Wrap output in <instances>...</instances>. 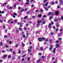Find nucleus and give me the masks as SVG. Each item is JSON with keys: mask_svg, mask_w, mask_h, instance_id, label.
<instances>
[{"mask_svg": "<svg viewBox=\"0 0 63 63\" xmlns=\"http://www.w3.org/2000/svg\"><path fill=\"white\" fill-rule=\"evenodd\" d=\"M7 37H8V36L6 35H5L4 36V38H7Z\"/></svg>", "mask_w": 63, "mask_h": 63, "instance_id": "nucleus-20", "label": "nucleus"}, {"mask_svg": "<svg viewBox=\"0 0 63 63\" xmlns=\"http://www.w3.org/2000/svg\"><path fill=\"white\" fill-rule=\"evenodd\" d=\"M0 44L1 46H3V42H1Z\"/></svg>", "mask_w": 63, "mask_h": 63, "instance_id": "nucleus-21", "label": "nucleus"}, {"mask_svg": "<svg viewBox=\"0 0 63 63\" xmlns=\"http://www.w3.org/2000/svg\"><path fill=\"white\" fill-rule=\"evenodd\" d=\"M27 14L28 15V14H30V12H29V11H28L27 12Z\"/></svg>", "mask_w": 63, "mask_h": 63, "instance_id": "nucleus-18", "label": "nucleus"}, {"mask_svg": "<svg viewBox=\"0 0 63 63\" xmlns=\"http://www.w3.org/2000/svg\"><path fill=\"white\" fill-rule=\"evenodd\" d=\"M59 12L58 11H56L55 12V13L56 15H58L59 14Z\"/></svg>", "mask_w": 63, "mask_h": 63, "instance_id": "nucleus-8", "label": "nucleus"}, {"mask_svg": "<svg viewBox=\"0 0 63 63\" xmlns=\"http://www.w3.org/2000/svg\"><path fill=\"white\" fill-rule=\"evenodd\" d=\"M11 55H9L8 56V58H11Z\"/></svg>", "mask_w": 63, "mask_h": 63, "instance_id": "nucleus-46", "label": "nucleus"}, {"mask_svg": "<svg viewBox=\"0 0 63 63\" xmlns=\"http://www.w3.org/2000/svg\"><path fill=\"white\" fill-rule=\"evenodd\" d=\"M30 60V58H29V57H28V59H27L28 61H29V60Z\"/></svg>", "mask_w": 63, "mask_h": 63, "instance_id": "nucleus-33", "label": "nucleus"}, {"mask_svg": "<svg viewBox=\"0 0 63 63\" xmlns=\"http://www.w3.org/2000/svg\"><path fill=\"white\" fill-rule=\"evenodd\" d=\"M24 11V9H22L20 11V12H23V11Z\"/></svg>", "mask_w": 63, "mask_h": 63, "instance_id": "nucleus-56", "label": "nucleus"}, {"mask_svg": "<svg viewBox=\"0 0 63 63\" xmlns=\"http://www.w3.org/2000/svg\"><path fill=\"white\" fill-rule=\"evenodd\" d=\"M25 56H26V54H25V55H23L22 56V57H25Z\"/></svg>", "mask_w": 63, "mask_h": 63, "instance_id": "nucleus-52", "label": "nucleus"}, {"mask_svg": "<svg viewBox=\"0 0 63 63\" xmlns=\"http://www.w3.org/2000/svg\"><path fill=\"white\" fill-rule=\"evenodd\" d=\"M38 41L39 42H42L43 41V39L41 37H40L38 38Z\"/></svg>", "mask_w": 63, "mask_h": 63, "instance_id": "nucleus-1", "label": "nucleus"}, {"mask_svg": "<svg viewBox=\"0 0 63 63\" xmlns=\"http://www.w3.org/2000/svg\"><path fill=\"white\" fill-rule=\"evenodd\" d=\"M59 41H61V40H62V39L61 38H60L59 39Z\"/></svg>", "mask_w": 63, "mask_h": 63, "instance_id": "nucleus-53", "label": "nucleus"}, {"mask_svg": "<svg viewBox=\"0 0 63 63\" xmlns=\"http://www.w3.org/2000/svg\"><path fill=\"white\" fill-rule=\"evenodd\" d=\"M46 17V15H43V17L45 18V17Z\"/></svg>", "mask_w": 63, "mask_h": 63, "instance_id": "nucleus-41", "label": "nucleus"}, {"mask_svg": "<svg viewBox=\"0 0 63 63\" xmlns=\"http://www.w3.org/2000/svg\"><path fill=\"white\" fill-rule=\"evenodd\" d=\"M52 39H50L49 40V43H51V42H52Z\"/></svg>", "mask_w": 63, "mask_h": 63, "instance_id": "nucleus-11", "label": "nucleus"}, {"mask_svg": "<svg viewBox=\"0 0 63 63\" xmlns=\"http://www.w3.org/2000/svg\"><path fill=\"white\" fill-rule=\"evenodd\" d=\"M8 9L9 10H10L11 9H13V7H9Z\"/></svg>", "mask_w": 63, "mask_h": 63, "instance_id": "nucleus-19", "label": "nucleus"}, {"mask_svg": "<svg viewBox=\"0 0 63 63\" xmlns=\"http://www.w3.org/2000/svg\"><path fill=\"white\" fill-rule=\"evenodd\" d=\"M14 6L15 8H16V4H14Z\"/></svg>", "mask_w": 63, "mask_h": 63, "instance_id": "nucleus-58", "label": "nucleus"}, {"mask_svg": "<svg viewBox=\"0 0 63 63\" xmlns=\"http://www.w3.org/2000/svg\"><path fill=\"white\" fill-rule=\"evenodd\" d=\"M50 47L49 48V50H51V49H52V48H53V46L52 45H51Z\"/></svg>", "mask_w": 63, "mask_h": 63, "instance_id": "nucleus-5", "label": "nucleus"}, {"mask_svg": "<svg viewBox=\"0 0 63 63\" xmlns=\"http://www.w3.org/2000/svg\"><path fill=\"white\" fill-rule=\"evenodd\" d=\"M37 23H42V21L41 20H39L37 21Z\"/></svg>", "mask_w": 63, "mask_h": 63, "instance_id": "nucleus-2", "label": "nucleus"}, {"mask_svg": "<svg viewBox=\"0 0 63 63\" xmlns=\"http://www.w3.org/2000/svg\"><path fill=\"white\" fill-rule=\"evenodd\" d=\"M48 2H47L45 4H43V6H47L48 5Z\"/></svg>", "mask_w": 63, "mask_h": 63, "instance_id": "nucleus-3", "label": "nucleus"}, {"mask_svg": "<svg viewBox=\"0 0 63 63\" xmlns=\"http://www.w3.org/2000/svg\"><path fill=\"white\" fill-rule=\"evenodd\" d=\"M40 61H41V59H39L37 61V63H39Z\"/></svg>", "mask_w": 63, "mask_h": 63, "instance_id": "nucleus-14", "label": "nucleus"}, {"mask_svg": "<svg viewBox=\"0 0 63 63\" xmlns=\"http://www.w3.org/2000/svg\"><path fill=\"white\" fill-rule=\"evenodd\" d=\"M39 25H40V24L39 23H38L36 25V27H38V26H39Z\"/></svg>", "mask_w": 63, "mask_h": 63, "instance_id": "nucleus-29", "label": "nucleus"}, {"mask_svg": "<svg viewBox=\"0 0 63 63\" xmlns=\"http://www.w3.org/2000/svg\"><path fill=\"white\" fill-rule=\"evenodd\" d=\"M53 17L52 16H50L49 18V19H51Z\"/></svg>", "mask_w": 63, "mask_h": 63, "instance_id": "nucleus-37", "label": "nucleus"}, {"mask_svg": "<svg viewBox=\"0 0 63 63\" xmlns=\"http://www.w3.org/2000/svg\"><path fill=\"white\" fill-rule=\"evenodd\" d=\"M59 47V45L57 43L56 45V48H58V47Z\"/></svg>", "mask_w": 63, "mask_h": 63, "instance_id": "nucleus-4", "label": "nucleus"}, {"mask_svg": "<svg viewBox=\"0 0 63 63\" xmlns=\"http://www.w3.org/2000/svg\"><path fill=\"white\" fill-rule=\"evenodd\" d=\"M3 62V60H0V63H2Z\"/></svg>", "mask_w": 63, "mask_h": 63, "instance_id": "nucleus-47", "label": "nucleus"}, {"mask_svg": "<svg viewBox=\"0 0 63 63\" xmlns=\"http://www.w3.org/2000/svg\"><path fill=\"white\" fill-rule=\"evenodd\" d=\"M29 4V2H27L25 3V4L26 5H28Z\"/></svg>", "mask_w": 63, "mask_h": 63, "instance_id": "nucleus-49", "label": "nucleus"}, {"mask_svg": "<svg viewBox=\"0 0 63 63\" xmlns=\"http://www.w3.org/2000/svg\"><path fill=\"white\" fill-rule=\"evenodd\" d=\"M40 49L41 50V51H43V47H41L40 48Z\"/></svg>", "mask_w": 63, "mask_h": 63, "instance_id": "nucleus-10", "label": "nucleus"}, {"mask_svg": "<svg viewBox=\"0 0 63 63\" xmlns=\"http://www.w3.org/2000/svg\"><path fill=\"white\" fill-rule=\"evenodd\" d=\"M0 22H3V21L0 19Z\"/></svg>", "mask_w": 63, "mask_h": 63, "instance_id": "nucleus-54", "label": "nucleus"}, {"mask_svg": "<svg viewBox=\"0 0 63 63\" xmlns=\"http://www.w3.org/2000/svg\"><path fill=\"white\" fill-rule=\"evenodd\" d=\"M39 11L38 10H37L36 11H35V12L36 13H38L39 12Z\"/></svg>", "mask_w": 63, "mask_h": 63, "instance_id": "nucleus-42", "label": "nucleus"}, {"mask_svg": "<svg viewBox=\"0 0 63 63\" xmlns=\"http://www.w3.org/2000/svg\"><path fill=\"white\" fill-rule=\"evenodd\" d=\"M38 17H42V14H40L38 15Z\"/></svg>", "mask_w": 63, "mask_h": 63, "instance_id": "nucleus-12", "label": "nucleus"}, {"mask_svg": "<svg viewBox=\"0 0 63 63\" xmlns=\"http://www.w3.org/2000/svg\"><path fill=\"white\" fill-rule=\"evenodd\" d=\"M24 30H26L27 29V28H26V27H25L24 28Z\"/></svg>", "mask_w": 63, "mask_h": 63, "instance_id": "nucleus-25", "label": "nucleus"}, {"mask_svg": "<svg viewBox=\"0 0 63 63\" xmlns=\"http://www.w3.org/2000/svg\"><path fill=\"white\" fill-rule=\"evenodd\" d=\"M53 28L54 29H55V26H53Z\"/></svg>", "mask_w": 63, "mask_h": 63, "instance_id": "nucleus-59", "label": "nucleus"}, {"mask_svg": "<svg viewBox=\"0 0 63 63\" xmlns=\"http://www.w3.org/2000/svg\"><path fill=\"white\" fill-rule=\"evenodd\" d=\"M5 13V12L4 11H2L1 12V14H4Z\"/></svg>", "mask_w": 63, "mask_h": 63, "instance_id": "nucleus-64", "label": "nucleus"}, {"mask_svg": "<svg viewBox=\"0 0 63 63\" xmlns=\"http://www.w3.org/2000/svg\"><path fill=\"white\" fill-rule=\"evenodd\" d=\"M27 8H25V11H27Z\"/></svg>", "mask_w": 63, "mask_h": 63, "instance_id": "nucleus-62", "label": "nucleus"}, {"mask_svg": "<svg viewBox=\"0 0 63 63\" xmlns=\"http://www.w3.org/2000/svg\"><path fill=\"white\" fill-rule=\"evenodd\" d=\"M10 51H13V49L11 48L9 50Z\"/></svg>", "mask_w": 63, "mask_h": 63, "instance_id": "nucleus-45", "label": "nucleus"}, {"mask_svg": "<svg viewBox=\"0 0 63 63\" xmlns=\"http://www.w3.org/2000/svg\"><path fill=\"white\" fill-rule=\"evenodd\" d=\"M59 0V1H60V4H63V0Z\"/></svg>", "mask_w": 63, "mask_h": 63, "instance_id": "nucleus-6", "label": "nucleus"}, {"mask_svg": "<svg viewBox=\"0 0 63 63\" xmlns=\"http://www.w3.org/2000/svg\"><path fill=\"white\" fill-rule=\"evenodd\" d=\"M48 27L49 28H50L51 27V23H49V26H48Z\"/></svg>", "mask_w": 63, "mask_h": 63, "instance_id": "nucleus-7", "label": "nucleus"}, {"mask_svg": "<svg viewBox=\"0 0 63 63\" xmlns=\"http://www.w3.org/2000/svg\"><path fill=\"white\" fill-rule=\"evenodd\" d=\"M55 50H56V48H54L53 51V53H55Z\"/></svg>", "mask_w": 63, "mask_h": 63, "instance_id": "nucleus-9", "label": "nucleus"}, {"mask_svg": "<svg viewBox=\"0 0 63 63\" xmlns=\"http://www.w3.org/2000/svg\"><path fill=\"white\" fill-rule=\"evenodd\" d=\"M40 11L41 13H43V12L44 11V10L43 9H41L40 10Z\"/></svg>", "mask_w": 63, "mask_h": 63, "instance_id": "nucleus-17", "label": "nucleus"}, {"mask_svg": "<svg viewBox=\"0 0 63 63\" xmlns=\"http://www.w3.org/2000/svg\"><path fill=\"white\" fill-rule=\"evenodd\" d=\"M51 4V5H53V4H54V2H52Z\"/></svg>", "mask_w": 63, "mask_h": 63, "instance_id": "nucleus-43", "label": "nucleus"}, {"mask_svg": "<svg viewBox=\"0 0 63 63\" xmlns=\"http://www.w3.org/2000/svg\"><path fill=\"white\" fill-rule=\"evenodd\" d=\"M42 58L43 59H44L45 58V56H42Z\"/></svg>", "mask_w": 63, "mask_h": 63, "instance_id": "nucleus-31", "label": "nucleus"}, {"mask_svg": "<svg viewBox=\"0 0 63 63\" xmlns=\"http://www.w3.org/2000/svg\"><path fill=\"white\" fill-rule=\"evenodd\" d=\"M51 15H52V16H54V13L52 12Z\"/></svg>", "mask_w": 63, "mask_h": 63, "instance_id": "nucleus-26", "label": "nucleus"}, {"mask_svg": "<svg viewBox=\"0 0 63 63\" xmlns=\"http://www.w3.org/2000/svg\"><path fill=\"white\" fill-rule=\"evenodd\" d=\"M45 41H46L47 42H48V38L46 39H45Z\"/></svg>", "mask_w": 63, "mask_h": 63, "instance_id": "nucleus-44", "label": "nucleus"}, {"mask_svg": "<svg viewBox=\"0 0 63 63\" xmlns=\"http://www.w3.org/2000/svg\"><path fill=\"white\" fill-rule=\"evenodd\" d=\"M16 59V57H13L12 58V59H13V60H14V59Z\"/></svg>", "mask_w": 63, "mask_h": 63, "instance_id": "nucleus-32", "label": "nucleus"}, {"mask_svg": "<svg viewBox=\"0 0 63 63\" xmlns=\"http://www.w3.org/2000/svg\"><path fill=\"white\" fill-rule=\"evenodd\" d=\"M52 14V12H49V13H48V15H51Z\"/></svg>", "mask_w": 63, "mask_h": 63, "instance_id": "nucleus-15", "label": "nucleus"}, {"mask_svg": "<svg viewBox=\"0 0 63 63\" xmlns=\"http://www.w3.org/2000/svg\"><path fill=\"white\" fill-rule=\"evenodd\" d=\"M14 14V16H17V14H16V13L15 12L14 13H13Z\"/></svg>", "mask_w": 63, "mask_h": 63, "instance_id": "nucleus-16", "label": "nucleus"}, {"mask_svg": "<svg viewBox=\"0 0 63 63\" xmlns=\"http://www.w3.org/2000/svg\"><path fill=\"white\" fill-rule=\"evenodd\" d=\"M28 52L29 53H30V52H31V50L30 49H29L28 50Z\"/></svg>", "mask_w": 63, "mask_h": 63, "instance_id": "nucleus-23", "label": "nucleus"}, {"mask_svg": "<svg viewBox=\"0 0 63 63\" xmlns=\"http://www.w3.org/2000/svg\"><path fill=\"white\" fill-rule=\"evenodd\" d=\"M42 39H43V40H45V38L44 37H42Z\"/></svg>", "mask_w": 63, "mask_h": 63, "instance_id": "nucleus-50", "label": "nucleus"}, {"mask_svg": "<svg viewBox=\"0 0 63 63\" xmlns=\"http://www.w3.org/2000/svg\"><path fill=\"white\" fill-rule=\"evenodd\" d=\"M56 32H57V31L59 30V29H58V28H57L56 29Z\"/></svg>", "mask_w": 63, "mask_h": 63, "instance_id": "nucleus-35", "label": "nucleus"}, {"mask_svg": "<svg viewBox=\"0 0 63 63\" xmlns=\"http://www.w3.org/2000/svg\"><path fill=\"white\" fill-rule=\"evenodd\" d=\"M19 31H21V30H22V28H19Z\"/></svg>", "mask_w": 63, "mask_h": 63, "instance_id": "nucleus-39", "label": "nucleus"}, {"mask_svg": "<svg viewBox=\"0 0 63 63\" xmlns=\"http://www.w3.org/2000/svg\"><path fill=\"white\" fill-rule=\"evenodd\" d=\"M5 52V51L4 50H2L1 51V52L2 53H4V52Z\"/></svg>", "mask_w": 63, "mask_h": 63, "instance_id": "nucleus-27", "label": "nucleus"}, {"mask_svg": "<svg viewBox=\"0 0 63 63\" xmlns=\"http://www.w3.org/2000/svg\"><path fill=\"white\" fill-rule=\"evenodd\" d=\"M18 25H21V23H18Z\"/></svg>", "mask_w": 63, "mask_h": 63, "instance_id": "nucleus-57", "label": "nucleus"}, {"mask_svg": "<svg viewBox=\"0 0 63 63\" xmlns=\"http://www.w3.org/2000/svg\"><path fill=\"white\" fill-rule=\"evenodd\" d=\"M54 21L56 22V21H58V19H54Z\"/></svg>", "mask_w": 63, "mask_h": 63, "instance_id": "nucleus-13", "label": "nucleus"}, {"mask_svg": "<svg viewBox=\"0 0 63 63\" xmlns=\"http://www.w3.org/2000/svg\"><path fill=\"white\" fill-rule=\"evenodd\" d=\"M41 21H44V19L43 18H41Z\"/></svg>", "mask_w": 63, "mask_h": 63, "instance_id": "nucleus-61", "label": "nucleus"}, {"mask_svg": "<svg viewBox=\"0 0 63 63\" xmlns=\"http://www.w3.org/2000/svg\"><path fill=\"white\" fill-rule=\"evenodd\" d=\"M47 1V0H44L43 1V2H46Z\"/></svg>", "mask_w": 63, "mask_h": 63, "instance_id": "nucleus-55", "label": "nucleus"}, {"mask_svg": "<svg viewBox=\"0 0 63 63\" xmlns=\"http://www.w3.org/2000/svg\"><path fill=\"white\" fill-rule=\"evenodd\" d=\"M60 26V25L59 24H58L57 25V28H58V27H59V26Z\"/></svg>", "mask_w": 63, "mask_h": 63, "instance_id": "nucleus-24", "label": "nucleus"}, {"mask_svg": "<svg viewBox=\"0 0 63 63\" xmlns=\"http://www.w3.org/2000/svg\"><path fill=\"white\" fill-rule=\"evenodd\" d=\"M23 26V25H22L21 24L19 26V27L21 28Z\"/></svg>", "mask_w": 63, "mask_h": 63, "instance_id": "nucleus-30", "label": "nucleus"}, {"mask_svg": "<svg viewBox=\"0 0 63 63\" xmlns=\"http://www.w3.org/2000/svg\"><path fill=\"white\" fill-rule=\"evenodd\" d=\"M6 48H8L9 47V46L8 45H7L6 46Z\"/></svg>", "mask_w": 63, "mask_h": 63, "instance_id": "nucleus-40", "label": "nucleus"}, {"mask_svg": "<svg viewBox=\"0 0 63 63\" xmlns=\"http://www.w3.org/2000/svg\"><path fill=\"white\" fill-rule=\"evenodd\" d=\"M45 23H46V21H44L42 22V24H45Z\"/></svg>", "mask_w": 63, "mask_h": 63, "instance_id": "nucleus-22", "label": "nucleus"}, {"mask_svg": "<svg viewBox=\"0 0 63 63\" xmlns=\"http://www.w3.org/2000/svg\"><path fill=\"white\" fill-rule=\"evenodd\" d=\"M22 46L23 47H24L25 44H24V43H22Z\"/></svg>", "mask_w": 63, "mask_h": 63, "instance_id": "nucleus-36", "label": "nucleus"}, {"mask_svg": "<svg viewBox=\"0 0 63 63\" xmlns=\"http://www.w3.org/2000/svg\"><path fill=\"white\" fill-rule=\"evenodd\" d=\"M44 9H45L46 10V11H47L48 10V8H47L46 7H44Z\"/></svg>", "mask_w": 63, "mask_h": 63, "instance_id": "nucleus-34", "label": "nucleus"}, {"mask_svg": "<svg viewBox=\"0 0 63 63\" xmlns=\"http://www.w3.org/2000/svg\"><path fill=\"white\" fill-rule=\"evenodd\" d=\"M61 18V19H63V16H62Z\"/></svg>", "mask_w": 63, "mask_h": 63, "instance_id": "nucleus-60", "label": "nucleus"}, {"mask_svg": "<svg viewBox=\"0 0 63 63\" xmlns=\"http://www.w3.org/2000/svg\"><path fill=\"white\" fill-rule=\"evenodd\" d=\"M25 19H27L28 18V17L27 16H26L24 17Z\"/></svg>", "mask_w": 63, "mask_h": 63, "instance_id": "nucleus-38", "label": "nucleus"}, {"mask_svg": "<svg viewBox=\"0 0 63 63\" xmlns=\"http://www.w3.org/2000/svg\"><path fill=\"white\" fill-rule=\"evenodd\" d=\"M42 55V53H40L39 54V55Z\"/></svg>", "mask_w": 63, "mask_h": 63, "instance_id": "nucleus-63", "label": "nucleus"}, {"mask_svg": "<svg viewBox=\"0 0 63 63\" xmlns=\"http://www.w3.org/2000/svg\"><path fill=\"white\" fill-rule=\"evenodd\" d=\"M7 56V55H5L3 57L4 58H6Z\"/></svg>", "mask_w": 63, "mask_h": 63, "instance_id": "nucleus-28", "label": "nucleus"}, {"mask_svg": "<svg viewBox=\"0 0 63 63\" xmlns=\"http://www.w3.org/2000/svg\"><path fill=\"white\" fill-rule=\"evenodd\" d=\"M22 36L23 37H24V38H25V35H24V34H23L22 35Z\"/></svg>", "mask_w": 63, "mask_h": 63, "instance_id": "nucleus-48", "label": "nucleus"}, {"mask_svg": "<svg viewBox=\"0 0 63 63\" xmlns=\"http://www.w3.org/2000/svg\"><path fill=\"white\" fill-rule=\"evenodd\" d=\"M48 9H49L50 8V5H49L48 6V7H47Z\"/></svg>", "mask_w": 63, "mask_h": 63, "instance_id": "nucleus-51", "label": "nucleus"}]
</instances>
